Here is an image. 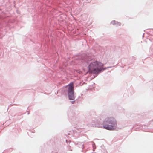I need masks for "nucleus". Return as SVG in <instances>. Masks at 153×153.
<instances>
[{
    "mask_svg": "<svg viewBox=\"0 0 153 153\" xmlns=\"http://www.w3.org/2000/svg\"><path fill=\"white\" fill-rule=\"evenodd\" d=\"M114 22H112V23H113Z\"/></svg>",
    "mask_w": 153,
    "mask_h": 153,
    "instance_id": "39448f33",
    "label": "nucleus"
},
{
    "mask_svg": "<svg viewBox=\"0 0 153 153\" xmlns=\"http://www.w3.org/2000/svg\"><path fill=\"white\" fill-rule=\"evenodd\" d=\"M103 125L104 128L106 129L114 130L117 126L116 121L114 117H107L104 120Z\"/></svg>",
    "mask_w": 153,
    "mask_h": 153,
    "instance_id": "f03ea898",
    "label": "nucleus"
},
{
    "mask_svg": "<svg viewBox=\"0 0 153 153\" xmlns=\"http://www.w3.org/2000/svg\"><path fill=\"white\" fill-rule=\"evenodd\" d=\"M103 66L104 65L101 62L94 60L90 63L88 68L91 72L96 74L98 73L102 69Z\"/></svg>",
    "mask_w": 153,
    "mask_h": 153,
    "instance_id": "f257e3e1",
    "label": "nucleus"
},
{
    "mask_svg": "<svg viewBox=\"0 0 153 153\" xmlns=\"http://www.w3.org/2000/svg\"><path fill=\"white\" fill-rule=\"evenodd\" d=\"M74 101H72V102H72V103H74Z\"/></svg>",
    "mask_w": 153,
    "mask_h": 153,
    "instance_id": "20e7f679",
    "label": "nucleus"
},
{
    "mask_svg": "<svg viewBox=\"0 0 153 153\" xmlns=\"http://www.w3.org/2000/svg\"><path fill=\"white\" fill-rule=\"evenodd\" d=\"M68 94L69 98L70 100L74 99V84L73 82L71 83L68 85Z\"/></svg>",
    "mask_w": 153,
    "mask_h": 153,
    "instance_id": "7ed1b4c3",
    "label": "nucleus"
}]
</instances>
